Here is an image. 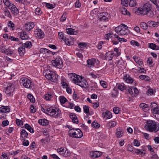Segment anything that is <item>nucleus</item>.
<instances>
[{"mask_svg": "<svg viewBox=\"0 0 159 159\" xmlns=\"http://www.w3.org/2000/svg\"><path fill=\"white\" fill-rule=\"evenodd\" d=\"M71 78H73V82L82 88H87L89 87L88 84L87 80L79 75L75 74H72Z\"/></svg>", "mask_w": 159, "mask_h": 159, "instance_id": "obj_1", "label": "nucleus"}, {"mask_svg": "<svg viewBox=\"0 0 159 159\" xmlns=\"http://www.w3.org/2000/svg\"><path fill=\"white\" fill-rule=\"evenodd\" d=\"M144 128L150 132H157L159 131V124L157 122L152 120H147Z\"/></svg>", "mask_w": 159, "mask_h": 159, "instance_id": "obj_2", "label": "nucleus"}, {"mask_svg": "<svg viewBox=\"0 0 159 159\" xmlns=\"http://www.w3.org/2000/svg\"><path fill=\"white\" fill-rule=\"evenodd\" d=\"M45 110L44 111L45 113L53 117L57 118L61 116V111L58 108L51 107Z\"/></svg>", "mask_w": 159, "mask_h": 159, "instance_id": "obj_3", "label": "nucleus"}, {"mask_svg": "<svg viewBox=\"0 0 159 159\" xmlns=\"http://www.w3.org/2000/svg\"><path fill=\"white\" fill-rule=\"evenodd\" d=\"M45 77L48 80L52 82L57 80L58 75L49 69H46L43 72Z\"/></svg>", "mask_w": 159, "mask_h": 159, "instance_id": "obj_4", "label": "nucleus"}, {"mask_svg": "<svg viewBox=\"0 0 159 159\" xmlns=\"http://www.w3.org/2000/svg\"><path fill=\"white\" fill-rule=\"evenodd\" d=\"M125 27L119 26L115 28V31L120 36H123L128 34L129 31L128 29V27L125 25Z\"/></svg>", "mask_w": 159, "mask_h": 159, "instance_id": "obj_5", "label": "nucleus"}, {"mask_svg": "<svg viewBox=\"0 0 159 159\" xmlns=\"http://www.w3.org/2000/svg\"><path fill=\"white\" fill-rule=\"evenodd\" d=\"M74 129H71L69 131V134L72 137L79 138L82 137L83 136V134L81 130L79 129H76L74 132Z\"/></svg>", "mask_w": 159, "mask_h": 159, "instance_id": "obj_6", "label": "nucleus"}, {"mask_svg": "<svg viewBox=\"0 0 159 159\" xmlns=\"http://www.w3.org/2000/svg\"><path fill=\"white\" fill-rule=\"evenodd\" d=\"M20 82L26 88L31 89L33 86L32 81L26 78H21Z\"/></svg>", "mask_w": 159, "mask_h": 159, "instance_id": "obj_7", "label": "nucleus"}, {"mask_svg": "<svg viewBox=\"0 0 159 159\" xmlns=\"http://www.w3.org/2000/svg\"><path fill=\"white\" fill-rule=\"evenodd\" d=\"M51 62L52 65L57 68L61 69L63 66L62 61L59 57L57 58L55 60H52Z\"/></svg>", "mask_w": 159, "mask_h": 159, "instance_id": "obj_8", "label": "nucleus"}, {"mask_svg": "<svg viewBox=\"0 0 159 159\" xmlns=\"http://www.w3.org/2000/svg\"><path fill=\"white\" fill-rule=\"evenodd\" d=\"M57 152L60 155L65 157H67L70 155V153L67 150L66 148H61L57 150Z\"/></svg>", "mask_w": 159, "mask_h": 159, "instance_id": "obj_9", "label": "nucleus"}, {"mask_svg": "<svg viewBox=\"0 0 159 159\" xmlns=\"http://www.w3.org/2000/svg\"><path fill=\"white\" fill-rule=\"evenodd\" d=\"M34 35L39 39H42L44 37V34L42 30L39 29H36L34 32Z\"/></svg>", "mask_w": 159, "mask_h": 159, "instance_id": "obj_10", "label": "nucleus"}, {"mask_svg": "<svg viewBox=\"0 0 159 159\" xmlns=\"http://www.w3.org/2000/svg\"><path fill=\"white\" fill-rule=\"evenodd\" d=\"M87 62L89 66L90 67L94 66V64L96 63L97 64H98L99 63V61L98 60L94 58L88 59L87 61Z\"/></svg>", "mask_w": 159, "mask_h": 159, "instance_id": "obj_11", "label": "nucleus"}, {"mask_svg": "<svg viewBox=\"0 0 159 159\" xmlns=\"http://www.w3.org/2000/svg\"><path fill=\"white\" fill-rule=\"evenodd\" d=\"M124 133V129L120 127L117 128L116 131V136L117 138L121 137Z\"/></svg>", "mask_w": 159, "mask_h": 159, "instance_id": "obj_12", "label": "nucleus"}, {"mask_svg": "<svg viewBox=\"0 0 159 159\" xmlns=\"http://www.w3.org/2000/svg\"><path fill=\"white\" fill-rule=\"evenodd\" d=\"M143 13L146 15L151 10L152 8L151 6L149 3H147L143 5Z\"/></svg>", "mask_w": 159, "mask_h": 159, "instance_id": "obj_13", "label": "nucleus"}, {"mask_svg": "<svg viewBox=\"0 0 159 159\" xmlns=\"http://www.w3.org/2000/svg\"><path fill=\"white\" fill-rule=\"evenodd\" d=\"M6 92L7 93H11L13 92L15 89V86L11 84L10 83L8 84L7 87L6 88Z\"/></svg>", "mask_w": 159, "mask_h": 159, "instance_id": "obj_14", "label": "nucleus"}, {"mask_svg": "<svg viewBox=\"0 0 159 159\" xmlns=\"http://www.w3.org/2000/svg\"><path fill=\"white\" fill-rule=\"evenodd\" d=\"M124 80L127 83L131 84L133 82L136 84V82L134 81L128 75H126L124 77Z\"/></svg>", "mask_w": 159, "mask_h": 159, "instance_id": "obj_15", "label": "nucleus"}, {"mask_svg": "<svg viewBox=\"0 0 159 159\" xmlns=\"http://www.w3.org/2000/svg\"><path fill=\"white\" fill-rule=\"evenodd\" d=\"M9 9H10L11 12L14 15H16L18 13V9L13 4L10 6Z\"/></svg>", "mask_w": 159, "mask_h": 159, "instance_id": "obj_16", "label": "nucleus"}, {"mask_svg": "<svg viewBox=\"0 0 159 159\" xmlns=\"http://www.w3.org/2000/svg\"><path fill=\"white\" fill-rule=\"evenodd\" d=\"M34 23L33 22H29L26 23L24 26V29L27 30L29 31L34 27Z\"/></svg>", "mask_w": 159, "mask_h": 159, "instance_id": "obj_17", "label": "nucleus"}, {"mask_svg": "<svg viewBox=\"0 0 159 159\" xmlns=\"http://www.w3.org/2000/svg\"><path fill=\"white\" fill-rule=\"evenodd\" d=\"M102 155L101 152L95 151L94 152H90V155L91 157L93 158H98Z\"/></svg>", "mask_w": 159, "mask_h": 159, "instance_id": "obj_18", "label": "nucleus"}, {"mask_svg": "<svg viewBox=\"0 0 159 159\" xmlns=\"http://www.w3.org/2000/svg\"><path fill=\"white\" fill-rule=\"evenodd\" d=\"M111 113L108 111H107L105 112L102 113L103 117L106 119H109L112 117Z\"/></svg>", "mask_w": 159, "mask_h": 159, "instance_id": "obj_19", "label": "nucleus"}, {"mask_svg": "<svg viewBox=\"0 0 159 159\" xmlns=\"http://www.w3.org/2000/svg\"><path fill=\"white\" fill-rule=\"evenodd\" d=\"M10 108L7 106H2L0 108V111L2 113L8 112L10 111Z\"/></svg>", "mask_w": 159, "mask_h": 159, "instance_id": "obj_20", "label": "nucleus"}, {"mask_svg": "<svg viewBox=\"0 0 159 159\" xmlns=\"http://www.w3.org/2000/svg\"><path fill=\"white\" fill-rule=\"evenodd\" d=\"M39 52L40 53L43 54H50L52 53L53 55H54L53 53H54L47 49L43 48H41L39 50Z\"/></svg>", "mask_w": 159, "mask_h": 159, "instance_id": "obj_21", "label": "nucleus"}, {"mask_svg": "<svg viewBox=\"0 0 159 159\" xmlns=\"http://www.w3.org/2000/svg\"><path fill=\"white\" fill-rule=\"evenodd\" d=\"M70 117L72 119V122L74 123H75L77 124L79 122V121L78 119L77 116L75 114L71 113L70 114Z\"/></svg>", "mask_w": 159, "mask_h": 159, "instance_id": "obj_22", "label": "nucleus"}, {"mask_svg": "<svg viewBox=\"0 0 159 159\" xmlns=\"http://www.w3.org/2000/svg\"><path fill=\"white\" fill-rule=\"evenodd\" d=\"M38 123L40 125L46 126L48 125V121L46 119H40L38 120Z\"/></svg>", "mask_w": 159, "mask_h": 159, "instance_id": "obj_23", "label": "nucleus"}, {"mask_svg": "<svg viewBox=\"0 0 159 159\" xmlns=\"http://www.w3.org/2000/svg\"><path fill=\"white\" fill-rule=\"evenodd\" d=\"M66 30L67 34L71 35L76 34L77 33L76 31L72 28H68L66 29Z\"/></svg>", "mask_w": 159, "mask_h": 159, "instance_id": "obj_24", "label": "nucleus"}, {"mask_svg": "<svg viewBox=\"0 0 159 159\" xmlns=\"http://www.w3.org/2000/svg\"><path fill=\"white\" fill-rule=\"evenodd\" d=\"M52 97V93L51 92H48L47 93L44 95V98L46 100H50Z\"/></svg>", "mask_w": 159, "mask_h": 159, "instance_id": "obj_25", "label": "nucleus"}, {"mask_svg": "<svg viewBox=\"0 0 159 159\" xmlns=\"http://www.w3.org/2000/svg\"><path fill=\"white\" fill-rule=\"evenodd\" d=\"M148 23L149 27H157L159 25V22H155L152 21H149Z\"/></svg>", "mask_w": 159, "mask_h": 159, "instance_id": "obj_26", "label": "nucleus"}, {"mask_svg": "<svg viewBox=\"0 0 159 159\" xmlns=\"http://www.w3.org/2000/svg\"><path fill=\"white\" fill-rule=\"evenodd\" d=\"M28 135L27 132L24 129H23L20 132V137L22 139L24 140V139L27 138Z\"/></svg>", "mask_w": 159, "mask_h": 159, "instance_id": "obj_27", "label": "nucleus"}, {"mask_svg": "<svg viewBox=\"0 0 159 159\" xmlns=\"http://www.w3.org/2000/svg\"><path fill=\"white\" fill-rule=\"evenodd\" d=\"M113 53L110 52H108L106 54V58L108 60H111L114 57Z\"/></svg>", "mask_w": 159, "mask_h": 159, "instance_id": "obj_28", "label": "nucleus"}, {"mask_svg": "<svg viewBox=\"0 0 159 159\" xmlns=\"http://www.w3.org/2000/svg\"><path fill=\"white\" fill-rule=\"evenodd\" d=\"M18 52L20 56H22L25 52V48L22 45L18 48Z\"/></svg>", "mask_w": 159, "mask_h": 159, "instance_id": "obj_29", "label": "nucleus"}, {"mask_svg": "<svg viewBox=\"0 0 159 159\" xmlns=\"http://www.w3.org/2000/svg\"><path fill=\"white\" fill-rule=\"evenodd\" d=\"M20 36L21 38L23 40L28 39L29 38L25 32H21L20 34Z\"/></svg>", "mask_w": 159, "mask_h": 159, "instance_id": "obj_30", "label": "nucleus"}, {"mask_svg": "<svg viewBox=\"0 0 159 159\" xmlns=\"http://www.w3.org/2000/svg\"><path fill=\"white\" fill-rule=\"evenodd\" d=\"M139 107L144 111L146 112L148 111L147 108H148V106L147 104L144 103H141L140 104Z\"/></svg>", "mask_w": 159, "mask_h": 159, "instance_id": "obj_31", "label": "nucleus"}, {"mask_svg": "<svg viewBox=\"0 0 159 159\" xmlns=\"http://www.w3.org/2000/svg\"><path fill=\"white\" fill-rule=\"evenodd\" d=\"M22 46L25 48H30L32 46L31 43L30 42L27 41L22 44Z\"/></svg>", "mask_w": 159, "mask_h": 159, "instance_id": "obj_32", "label": "nucleus"}, {"mask_svg": "<svg viewBox=\"0 0 159 159\" xmlns=\"http://www.w3.org/2000/svg\"><path fill=\"white\" fill-rule=\"evenodd\" d=\"M120 11L122 14L125 15H129L130 14V12L127 11L126 8L124 7L121 8L120 9Z\"/></svg>", "mask_w": 159, "mask_h": 159, "instance_id": "obj_33", "label": "nucleus"}, {"mask_svg": "<svg viewBox=\"0 0 159 159\" xmlns=\"http://www.w3.org/2000/svg\"><path fill=\"white\" fill-rule=\"evenodd\" d=\"M118 89L121 91H123L125 90L126 87L124 84H119L117 86Z\"/></svg>", "mask_w": 159, "mask_h": 159, "instance_id": "obj_34", "label": "nucleus"}, {"mask_svg": "<svg viewBox=\"0 0 159 159\" xmlns=\"http://www.w3.org/2000/svg\"><path fill=\"white\" fill-rule=\"evenodd\" d=\"M114 36L115 38H116L120 42H126L127 41L126 39L123 38H120L117 34H115Z\"/></svg>", "mask_w": 159, "mask_h": 159, "instance_id": "obj_35", "label": "nucleus"}, {"mask_svg": "<svg viewBox=\"0 0 159 159\" xmlns=\"http://www.w3.org/2000/svg\"><path fill=\"white\" fill-rule=\"evenodd\" d=\"M149 47L152 49L159 50V46H157L156 44L153 43L150 44Z\"/></svg>", "mask_w": 159, "mask_h": 159, "instance_id": "obj_36", "label": "nucleus"}, {"mask_svg": "<svg viewBox=\"0 0 159 159\" xmlns=\"http://www.w3.org/2000/svg\"><path fill=\"white\" fill-rule=\"evenodd\" d=\"M143 8H139L137 9L135 11V13L139 14H142L143 15H145L143 13Z\"/></svg>", "mask_w": 159, "mask_h": 159, "instance_id": "obj_37", "label": "nucleus"}, {"mask_svg": "<svg viewBox=\"0 0 159 159\" xmlns=\"http://www.w3.org/2000/svg\"><path fill=\"white\" fill-rule=\"evenodd\" d=\"M116 125V123L115 121H110L107 123V126L110 127H114Z\"/></svg>", "mask_w": 159, "mask_h": 159, "instance_id": "obj_38", "label": "nucleus"}, {"mask_svg": "<svg viewBox=\"0 0 159 159\" xmlns=\"http://www.w3.org/2000/svg\"><path fill=\"white\" fill-rule=\"evenodd\" d=\"M25 128L28 130L30 133H33L34 132V130L32 127L28 124H26L25 125Z\"/></svg>", "mask_w": 159, "mask_h": 159, "instance_id": "obj_39", "label": "nucleus"}, {"mask_svg": "<svg viewBox=\"0 0 159 159\" xmlns=\"http://www.w3.org/2000/svg\"><path fill=\"white\" fill-rule=\"evenodd\" d=\"M91 126L93 127L96 128H98L100 127V125L95 120L91 124Z\"/></svg>", "mask_w": 159, "mask_h": 159, "instance_id": "obj_40", "label": "nucleus"}, {"mask_svg": "<svg viewBox=\"0 0 159 159\" xmlns=\"http://www.w3.org/2000/svg\"><path fill=\"white\" fill-rule=\"evenodd\" d=\"M137 4V2L135 0H130L129 2V6L131 7H134L136 6Z\"/></svg>", "mask_w": 159, "mask_h": 159, "instance_id": "obj_41", "label": "nucleus"}, {"mask_svg": "<svg viewBox=\"0 0 159 159\" xmlns=\"http://www.w3.org/2000/svg\"><path fill=\"white\" fill-rule=\"evenodd\" d=\"M139 78L141 80H144L146 81H149L150 80V78L147 76L141 75L139 76Z\"/></svg>", "mask_w": 159, "mask_h": 159, "instance_id": "obj_42", "label": "nucleus"}, {"mask_svg": "<svg viewBox=\"0 0 159 159\" xmlns=\"http://www.w3.org/2000/svg\"><path fill=\"white\" fill-rule=\"evenodd\" d=\"M141 27L144 30H146L148 28V25L144 22H142L140 24Z\"/></svg>", "mask_w": 159, "mask_h": 159, "instance_id": "obj_43", "label": "nucleus"}, {"mask_svg": "<svg viewBox=\"0 0 159 159\" xmlns=\"http://www.w3.org/2000/svg\"><path fill=\"white\" fill-rule=\"evenodd\" d=\"M60 102L61 103L64 104L67 101V99L63 96H60L59 97Z\"/></svg>", "mask_w": 159, "mask_h": 159, "instance_id": "obj_44", "label": "nucleus"}, {"mask_svg": "<svg viewBox=\"0 0 159 159\" xmlns=\"http://www.w3.org/2000/svg\"><path fill=\"white\" fill-rule=\"evenodd\" d=\"M101 85L104 88H107V84L106 82L101 80L100 81Z\"/></svg>", "mask_w": 159, "mask_h": 159, "instance_id": "obj_45", "label": "nucleus"}, {"mask_svg": "<svg viewBox=\"0 0 159 159\" xmlns=\"http://www.w3.org/2000/svg\"><path fill=\"white\" fill-rule=\"evenodd\" d=\"M122 5L125 7H127L129 5V0H121Z\"/></svg>", "mask_w": 159, "mask_h": 159, "instance_id": "obj_46", "label": "nucleus"}, {"mask_svg": "<svg viewBox=\"0 0 159 159\" xmlns=\"http://www.w3.org/2000/svg\"><path fill=\"white\" fill-rule=\"evenodd\" d=\"M3 1L4 4L8 7L9 8L10 6L13 4L10 3L8 0H3Z\"/></svg>", "mask_w": 159, "mask_h": 159, "instance_id": "obj_47", "label": "nucleus"}, {"mask_svg": "<svg viewBox=\"0 0 159 159\" xmlns=\"http://www.w3.org/2000/svg\"><path fill=\"white\" fill-rule=\"evenodd\" d=\"M27 98L31 102H33L34 101L33 96L31 94L28 95Z\"/></svg>", "mask_w": 159, "mask_h": 159, "instance_id": "obj_48", "label": "nucleus"}, {"mask_svg": "<svg viewBox=\"0 0 159 159\" xmlns=\"http://www.w3.org/2000/svg\"><path fill=\"white\" fill-rule=\"evenodd\" d=\"M46 6L48 8L52 9L55 7V4H52L49 3H47L46 4Z\"/></svg>", "mask_w": 159, "mask_h": 159, "instance_id": "obj_49", "label": "nucleus"}, {"mask_svg": "<svg viewBox=\"0 0 159 159\" xmlns=\"http://www.w3.org/2000/svg\"><path fill=\"white\" fill-rule=\"evenodd\" d=\"M131 44L133 46H139V44L137 42L134 41V40H132L130 42Z\"/></svg>", "mask_w": 159, "mask_h": 159, "instance_id": "obj_50", "label": "nucleus"}, {"mask_svg": "<svg viewBox=\"0 0 159 159\" xmlns=\"http://www.w3.org/2000/svg\"><path fill=\"white\" fill-rule=\"evenodd\" d=\"M84 112L85 113H88L89 112V107L88 106L85 105L83 107Z\"/></svg>", "mask_w": 159, "mask_h": 159, "instance_id": "obj_51", "label": "nucleus"}, {"mask_svg": "<svg viewBox=\"0 0 159 159\" xmlns=\"http://www.w3.org/2000/svg\"><path fill=\"white\" fill-rule=\"evenodd\" d=\"M35 13L36 14L40 15L42 13V12L39 8H37L35 10Z\"/></svg>", "mask_w": 159, "mask_h": 159, "instance_id": "obj_52", "label": "nucleus"}, {"mask_svg": "<svg viewBox=\"0 0 159 159\" xmlns=\"http://www.w3.org/2000/svg\"><path fill=\"white\" fill-rule=\"evenodd\" d=\"M119 108L117 107H114L113 109L114 113L116 114H118L119 112Z\"/></svg>", "mask_w": 159, "mask_h": 159, "instance_id": "obj_53", "label": "nucleus"}, {"mask_svg": "<svg viewBox=\"0 0 159 159\" xmlns=\"http://www.w3.org/2000/svg\"><path fill=\"white\" fill-rule=\"evenodd\" d=\"M5 53H7V55H9L12 54L13 53V51L10 49H6Z\"/></svg>", "mask_w": 159, "mask_h": 159, "instance_id": "obj_54", "label": "nucleus"}, {"mask_svg": "<svg viewBox=\"0 0 159 159\" xmlns=\"http://www.w3.org/2000/svg\"><path fill=\"white\" fill-rule=\"evenodd\" d=\"M66 15L64 14L60 18V21L62 22H64L66 20Z\"/></svg>", "mask_w": 159, "mask_h": 159, "instance_id": "obj_55", "label": "nucleus"}, {"mask_svg": "<svg viewBox=\"0 0 159 159\" xmlns=\"http://www.w3.org/2000/svg\"><path fill=\"white\" fill-rule=\"evenodd\" d=\"M14 24L11 21H9L8 22V26L10 28H13L14 27Z\"/></svg>", "mask_w": 159, "mask_h": 159, "instance_id": "obj_56", "label": "nucleus"}, {"mask_svg": "<svg viewBox=\"0 0 159 159\" xmlns=\"http://www.w3.org/2000/svg\"><path fill=\"white\" fill-rule=\"evenodd\" d=\"M16 124L18 125L19 126H21L22 124L23 123L22 121L21 120H20L18 119H17L16 120Z\"/></svg>", "mask_w": 159, "mask_h": 159, "instance_id": "obj_57", "label": "nucleus"}, {"mask_svg": "<svg viewBox=\"0 0 159 159\" xmlns=\"http://www.w3.org/2000/svg\"><path fill=\"white\" fill-rule=\"evenodd\" d=\"M87 44L85 43H80L79 44V47L80 48H83L86 46Z\"/></svg>", "mask_w": 159, "mask_h": 159, "instance_id": "obj_58", "label": "nucleus"}, {"mask_svg": "<svg viewBox=\"0 0 159 159\" xmlns=\"http://www.w3.org/2000/svg\"><path fill=\"white\" fill-rule=\"evenodd\" d=\"M81 5V3L79 0H77L75 3V6L76 7H80Z\"/></svg>", "mask_w": 159, "mask_h": 159, "instance_id": "obj_59", "label": "nucleus"}, {"mask_svg": "<svg viewBox=\"0 0 159 159\" xmlns=\"http://www.w3.org/2000/svg\"><path fill=\"white\" fill-rule=\"evenodd\" d=\"M30 111L32 113H34L36 112V109L33 105H31L30 107Z\"/></svg>", "mask_w": 159, "mask_h": 159, "instance_id": "obj_60", "label": "nucleus"}, {"mask_svg": "<svg viewBox=\"0 0 159 159\" xmlns=\"http://www.w3.org/2000/svg\"><path fill=\"white\" fill-rule=\"evenodd\" d=\"M58 35L59 38L61 39H62L64 40L66 38L64 37V36L63 35V34L62 32L59 33Z\"/></svg>", "mask_w": 159, "mask_h": 159, "instance_id": "obj_61", "label": "nucleus"}, {"mask_svg": "<svg viewBox=\"0 0 159 159\" xmlns=\"http://www.w3.org/2000/svg\"><path fill=\"white\" fill-rule=\"evenodd\" d=\"M9 39L12 41H14L16 42H18L19 41L18 38H15L13 36H10Z\"/></svg>", "mask_w": 159, "mask_h": 159, "instance_id": "obj_62", "label": "nucleus"}, {"mask_svg": "<svg viewBox=\"0 0 159 159\" xmlns=\"http://www.w3.org/2000/svg\"><path fill=\"white\" fill-rule=\"evenodd\" d=\"M150 106L153 109L155 108L158 107L157 104L154 102L151 103Z\"/></svg>", "mask_w": 159, "mask_h": 159, "instance_id": "obj_63", "label": "nucleus"}, {"mask_svg": "<svg viewBox=\"0 0 159 159\" xmlns=\"http://www.w3.org/2000/svg\"><path fill=\"white\" fill-rule=\"evenodd\" d=\"M153 111L155 114L159 115V109L158 107L154 109Z\"/></svg>", "mask_w": 159, "mask_h": 159, "instance_id": "obj_64", "label": "nucleus"}]
</instances>
